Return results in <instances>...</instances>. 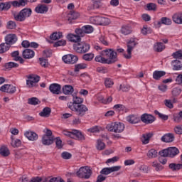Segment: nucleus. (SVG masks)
<instances>
[{
  "instance_id": "46",
  "label": "nucleus",
  "mask_w": 182,
  "mask_h": 182,
  "mask_svg": "<svg viewBox=\"0 0 182 182\" xmlns=\"http://www.w3.org/2000/svg\"><path fill=\"white\" fill-rule=\"evenodd\" d=\"M92 6L89 7L90 10L92 9H99V8H100V3L101 1L100 0H92Z\"/></svg>"
},
{
  "instance_id": "59",
  "label": "nucleus",
  "mask_w": 182,
  "mask_h": 182,
  "mask_svg": "<svg viewBox=\"0 0 182 182\" xmlns=\"http://www.w3.org/2000/svg\"><path fill=\"white\" fill-rule=\"evenodd\" d=\"M174 59H182V50H179L172 54Z\"/></svg>"
},
{
  "instance_id": "56",
  "label": "nucleus",
  "mask_w": 182,
  "mask_h": 182,
  "mask_svg": "<svg viewBox=\"0 0 182 182\" xmlns=\"http://www.w3.org/2000/svg\"><path fill=\"white\" fill-rule=\"evenodd\" d=\"M148 11H156L157 9V5L154 3H149L146 4Z\"/></svg>"
},
{
  "instance_id": "9",
  "label": "nucleus",
  "mask_w": 182,
  "mask_h": 182,
  "mask_svg": "<svg viewBox=\"0 0 182 182\" xmlns=\"http://www.w3.org/2000/svg\"><path fill=\"white\" fill-rule=\"evenodd\" d=\"M28 80H26V85L28 87H36L38 86V82L41 80L39 75H30L27 76Z\"/></svg>"
},
{
  "instance_id": "39",
  "label": "nucleus",
  "mask_w": 182,
  "mask_h": 182,
  "mask_svg": "<svg viewBox=\"0 0 182 182\" xmlns=\"http://www.w3.org/2000/svg\"><path fill=\"white\" fill-rule=\"evenodd\" d=\"M0 154L3 157H8V156L11 154V152L9 151V149H8V147L3 146L0 148Z\"/></svg>"
},
{
  "instance_id": "28",
  "label": "nucleus",
  "mask_w": 182,
  "mask_h": 182,
  "mask_svg": "<svg viewBox=\"0 0 182 182\" xmlns=\"http://www.w3.org/2000/svg\"><path fill=\"white\" fill-rule=\"evenodd\" d=\"M52 112V109L49 107H46L43 109L42 112L39 113V115L41 117H49L50 116V113Z\"/></svg>"
},
{
  "instance_id": "6",
  "label": "nucleus",
  "mask_w": 182,
  "mask_h": 182,
  "mask_svg": "<svg viewBox=\"0 0 182 182\" xmlns=\"http://www.w3.org/2000/svg\"><path fill=\"white\" fill-rule=\"evenodd\" d=\"M108 132H114V133H122L124 131V124L119 122H112L107 125Z\"/></svg>"
},
{
  "instance_id": "52",
  "label": "nucleus",
  "mask_w": 182,
  "mask_h": 182,
  "mask_svg": "<svg viewBox=\"0 0 182 182\" xmlns=\"http://www.w3.org/2000/svg\"><path fill=\"white\" fill-rule=\"evenodd\" d=\"M121 32L123 35H130V33H132V29L129 26H123L121 29Z\"/></svg>"
},
{
  "instance_id": "43",
  "label": "nucleus",
  "mask_w": 182,
  "mask_h": 182,
  "mask_svg": "<svg viewBox=\"0 0 182 182\" xmlns=\"http://www.w3.org/2000/svg\"><path fill=\"white\" fill-rule=\"evenodd\" d=\"M19 66V64L14 63V62H9L4 64V68L6 69H8L9 70H11L13 68H18Z\"/></svg>"
},
{
  "instance_id": "18",
  "label": "nucleus",
  "mask_w": 182,
  "mask_h": 182,
  "mask_svg": "<svg viewBox=\"0 0 182 182\" xmlns=\"http://www.w3.org/2000/svg\"><path fill=\"white\" fill-rule=\"evenodd\" d=\"M81 38H83V36L77 33L76 34L70 33L67 36V39H68L70 42H74L75 43H79V42H80L82 39Z\"/></svg>"
},
{
  "instance_id": "32",
  "label": "nucleus",
  "mask_w": 182,
  "mask_h": 182,
  "mask_svg": "<svg viewBox=\"0 0 182 182\" xmlns=\"http://www.w3.org/2000/svg\"><path fill=\"white\" fill-rule=\"evenodd\" d=\"M158 154H159V153L157 152V150H156L154 149H151L146 153V156L148 157V159H157Z\"/></svg>"
},
{
  "instance_id": "51",
  "label": "nucleus",
  "mask_w": 182,
  "mask_h": 182,
  "mask_svg": "<svg viewBox=\"0 0 182 182\" xmlns=\"http://www.w3.org/2000/svg\"><path fill=\"white\" fill-rule=\"evenodd\" d=\"M39 60H40V65L43 68H48L49 66V62L48 61V59L43 58H40Z\"/></svg>"
},
{
  "instance_id": "49",
  "label": "nucleus",
  "mask_w": 182,
  "mask_h": 182,
  "mask_svg": "<svg viewBox=\"0 0 182 182\" xmlns=\"http://www.w3.org/2000/svg\"><path fill=\"white\" fill-rule=\"evenodd\" d=\"M87 68V64L86 63H80L75 65L74 72H79L80 69H86Z\"/></svg>"
},
{
  "instance_id": "34",
  "label": "nucleus",
  "mask_w": 182,
  "mask_h": 182,
  "mask_svg": "<svg viewBox=\"0 0 182 182\" xmlns=\"http://www.w3.org/2000/svg\"><path fill=\"white\" fill-rule=\"evenodd\" d=\"M168 167L172 171H178L182 168V164L171 163L168 165Z\"/></svg>"
},
{
  "instance_id": "17",
  "label": "nucleus",
  "mask_w": 182,
  "mask_h": 182,
  "mask_svg": "<svg viewBox=\"0 0 182 182\" xmlns=\"http://www.w3.org/2000/svg\"><path fill=\"white\" fill-rule=\"evenodd\" d=\"M62 86L57 83L51 84L49 87V90L53 95H60Z\"/></svg>"
},
{
  "instance_id": "45",
  "label": "nucleus",
  "mask_w": 182,
  "mask_h": 182,
  "mask_svg": "<svg viewBox=\"0 0 182 182\" xmlns=\"http://www.w3.org/2000/svg\"><path fill=\"white\" fill-rule=\"evenodd\" d=\"M93 58H95V54L90 53H86L82 55V59L84 60H86L87 62H90L93 60Z\"/></svg>"
},
{
  "instance_id": "27",
  "label": "nucleus",
  "mask_w": 182,
  "mask_h": 182,
  "mask_svg": "<svg viewBox=\"0 0 182 182\" xmlns=\"http://www.w3.org/2000/svg\"><path fill=\"white\" fill-rule=\"evenodd\" d=\"M62 91L64 95H72L75 92V89L72 85H64Z\"/></svg>"
},
{
  "instance_id": "1",
  "label": "nucleus",
  "mask_w": 182,
  "mask_h": 182,
  "mask_svg": "<svg viewBox=\"0 0 182 182\" xmlns=\"http://www.w3.org/2000/svg\"><path fill=\"white\" fill-rule=\"evenodd\" d=\"M95 60L103 65H113L119 61V58H117V53L114 50L108 48L102 50L99 55H96Z\"/></svg>"
},
{
  "instance_id": "58",
  "label": "nucleus",
  "mask_w": 182,
  "mask_h": 182,
  "mask_svg": "<svg viewBox=\"0 0 182 182\" xmlns=\"http://www.w3.org/2000/svg\"><path fill=\"white\" fill-rule=\"evenodd\" d=\"M55 140L57 149H62L63 147V144H62V139H60V137H56L55 138Z\"/></svg>"
},
{
  "instance_id": "47",
  "label": "nucleus",
  "mask_w": 182,
  "mask_h": 182,
  "mask_svg": "<svg viewBox=\"0 0 182 182\" xmlns=\"http://www.w3.org/2000/svg\"><path fill=\"white\" fill-rule=\"evenodd\" d=\"M22 181L23 182H41L42 181V178L37 176V177L32 178L31 181H28V178L23 177Z\"/></svg>"
},
{
  "instance_id": "44",
  "label": "nucleus",
  "mask_w": 182,
  "mask_h": 182,
  "mask_svg": "<svg viewBox=\"0 0 182 182\" xmlns=\"http://www.w3.org/2000/svg\"><path fill=\"white\" fill-rule=\"evenodd\" d=\"M164 49H166V46L163 43H157L156 45L154 46V50L156 52H163Z\"/></svg>"
},
{
  "instance_id": "38",
  "label": "nucleus",
  "mask_w": 182,
  "mask_h": 182,
  "mask_svg": "<svg viewBox=\"0 0 182 182\" xmlns=\"http://www.w3.org/2000/svg\"><path fill=\"white\" fill-rule=\"evenodd\" d=\"M157 25L161 26V25H171V19L167 17H162L160 21H158Z\"/></svg>"
},
{
  "instance_id": "61",
  "label": "nucleus",
  "mask_w": 182,
  "mask_h": 182,
  "mask_svg": "<svg viewBox=\"0 0 182 182\" xmlns=\"http://www.w3.org/2000/svg\"><path fill=\"white\" fill-rule=\"evenodd\" d=\"M182 119V111L179 112L178 115L173 116V120L174 122H176V123H180L181 122Z\"/></svg>"
},
{
  "instance_id": "2",
  "label": "nucleus",
  "mask_w": 182,
  "mask_h": 182,
  "mask_svg": "<svg viewBox=\"0 0 182 182\" xmlns=\"http://www.w3.org/2000/svg\"><path fill=\"white\" fill-rule=\"evenodd\" d=\"M32 15V9H23L20 12L16 14H14V18L17 22H23L26 18H29Z\"/></svg>"
},
{
  "instance_id": "30",
  "label": "nucleus",
  "mask_w": 182,
  "mask_h": 182,
  "mask_svg": "<svg viewBox=\"0 0 182 182\" xmlns=\"http://www.w3.org/2000/svg\"><path fill=\"white\" fill-rule=\"evenodd\" d=\"M172 19L175 23H178V25L182 24V13H176L173 14L172 16Z\"/></svg>"
},
{
  "instance_id": "24",
  "label": "nucleus",
  "mask_w": 182,
  "mask_h": 182,
  "mask_svg": "<svg viewBox=\"0 0 182 182\" xmlns=\"http://www.w3.org/2000/svg\"><path fill=\"white\" fill-rule=\"evenodd\" d=\"M161 141H164V143H171L174 141V134H166L161 137Z\"/></svg>"
},
{
  "instance_id": "20",
  "label": "nucleus",
  "mask_w": 182,
  "mask_h": 182,
  "mask_svg": "<svg viewBox=\"0 0 182 182\" xmlns=\"http://www.w3.org/2000/svg\"><path fill=\"white\" fill-rule=\"evenodd\" d=\"M73 139L76 137L77 140L79 141H85L86 140V137L85 136V134L82 133V132L77 130V129H73Z\"/></svg>"
},
{
  "instance_id": "16",
  "label": "nucleus",
  "mask_w": 182,
  "mask_h": 182,
  "mask_svg": "<svg viewBox=\"0 0 182 182\" xmlns=\"http://www.w3.org/2000/svg\"><path fill=\"white\" fill-rule=\"evenodd\" d=\"M82 103H83V99L80 98L77 96H75V97H73V102H70L68 103V108L75 107L76 106H80V105H83Z\"/></svg>"
},
{
  "instance_id": "40",
  "label": "nucleus",
  "mask_w": 182,
  "mask_h": 182,
  "mask_svg": "<svg viewBox=\"0 0 182 182\" xmlns=\"http://www.w3.org/2000/svg\"><path fill=\"white\" fill-rule=\"evenodd\" d=\"M63 36L62 32H54L50 36V39L51 41H58V39H60Z\"/></svg>"
},
{
  "instance_id": "36",
  "label": "nucleus",
  "mask_w": 182,
  "mask_h": 182,
  "mask_svg": "<svg viewBox=\"0 0 182 182\" xmlns=\"http://www.w3.org/2000/svg\"><path fill=\"white\" fill-rule=\"evenodd\" d=\"M127 122L131 123V124H136L138 122H140V119L135 115H129L127 117Z\"/></svg>"
},
{
  "instance_id": "50",
  "label": "nucleus",
  "mask_w": 182,
  "mask_h": 182,
  "mask_svg": "<svg viewBox=\"0 0 182 182\" xmlns=\"http://www.w3.org/2000/svg\"><path fill=\"white\" fill-rule=\"evenodd\" d=\"M28 105L36 106V105H39V103H41V101H39V100L36 97H32L28 99Z\"/></svg>"
},
{
  "instance_id": "22",
  "label": "nucleus",
  "mask_w": 182,
  "mask_h": 182,
  "mask_svg": "<svg viewBox=\"0 0 182 182\" xmlns=\"http://www.w3.org/2000/svg\"><path fill=\"white\" fill-rule=\"evenodd\" d=\"M35 11L37 14H46L49 11V7L46 4H38Z\"/></svg>"
},
{
  "instance_id": "13",
  "label": "nucleus",
  "mask_w": 182,
  "mask_h": 182,
  "mask_svg": "<svg viewBox=\"0 0 182 182\" xmlns=\"http://www.w3.org/2000/svg\"><path fill=\"white\" fill-rule=\"evenodd\" d=\"M0 91L4 93H9V95H14L16 92V87L9 84H5L0 87Z\"/></svg>"
},
{
  "instance_id": "41",
  "label": "nucleus",
  "mask_w": 182,
  "mask_h": 182,
  "mask_svg": "<svg viewBox=\"0 0 182 182\" xmlns=\"http://www.w3.org/2000/svg\"><path fill=\"white\" fill-rule=\"evenodd\" d=\"M152 167L155 168V171H161V170H164V166H163V165H161L157 161L152 162Z\"/></svg>"
},
{
  "instance_id": "53",
  "label": "nucleus",
  "mask_w": 182,
  "mask_h": 182,
  "mask_svg": "<svg viewBox=\"0 0 182 182\" xmlns=\"http://www.w3.org/2000/svg\"><path fill=\"white\" fill-rule=\"evenodd\" d=\"M11 144L12 146V147H19L21 146V144H22V142L21 141V139H16L14 140V138H12Z\"/></svg>"
},
{
  "instance_id": "54",
  "label": "nucleus",
  "mask_w": 182,
  "mask_h": 182,
  "mask_svg": "<svg viewBox=\"0 0 182 182\" xmlns=\"http://www.w3.org/2000/svg\"><path fill=\"white\" fill-rule=\"evenodd\" d=\"M7 29H16V23L14 21H9L6 24Z\"/></svg>"
},
{
  "instance_id": "48",
  "label": "nucleus",
  "mask_w": 182,
  "mask_h": 182,
  "mask_svg": "<svg viewBox=\"0 0 182 182\" xmlns=\"http://www.w3.org/2000/svg\"><path fill=\"white\" fill-rule=\"evenodd\" d=\"M96 147L97 150H105L106 149V144L102 141V139H98Z\"/></svg>"
},
{
  "instance_id": "63",
  "label": "nucleus",
  "mask_w": 182,
  "mask_h": 182,
  "mask_svg": "<svg viewBox=\"0 0 182 182\" xmlns=\"http://www.w3.org/2000/svg\"><path fill=\"white\" fill-rule=\"evenodd\" d=\"M181 93V90L179 87H175L172 90L173 96L177 97Z\"/></svg>"
},
{
  "instance_id": "21",
  "label": "nucleus",
  "mask_w": 182,
  "mask_h": 182,
  "mask_svg": "<svg viewBox=\"0 0 182 182\" xmlns=\"http://www.w3.org/2000/svg\"><path fill=\"white\" fill-rule=\"evenodd\" d=\"M22 56L24 59H32L35 56V51L31 49H25L23 50Z\"/></svg>"
},
{
  "instance_id": "5",
  "label": "nucleus",
  "mask_w": 182,
  "mask_h": 182,
  "mask_svg": "<svg viewBox=\"0 0 182 182\" xmlns=\"http://www.w3.org/2000/svg\"><path fill=\"white\" fill-rule=\"evenodd\" d=\"M90 21L91 23H93L94 25H100L102 26H107V25H110V19L107 17L95 16L91 17Z\"/></svg>"
},
{
  "instance_id": "64",
  "label": "nucleus",
  "mask_w": 182,
  "mask_h": 182,
  "mask_svg": "<svg viewBox=\"0 0 182 182\" xmlns=\"http://www.w3.org/2000/svg\"><path fill=\"white\" fill-rule=\"evenodd\" d=\"M48 182H65V180H63L62 178L60 176L58 177H53L51 178Z\"/></svg>"
},
{
  "instance_id": "23",
  "label": "nucleus",
  "mask_w": 182,
  "mask_h": 182,
  "mask_svg": "<svg viewBox=\"0 0 182 182\" xmlns=\"http://www.w3.org/2000/svg\"><path fill=\"white\" fill-rule=\"evenodd\" d=\"M6 43L7 45H13L18 41V38H16V35L15 34H9L5 37Z\"/></svg>"
},
{
  "instance_id": "62",
  "label": "nucleus",
  "mask_w": 182,
  "mask_h": 182,
  "mask_svg": "<svg viewBox=\"0 0 182 182\" xmlns=\"http://www.w3.org/2000/svg\"><path fill=\"white\" fill-rule=\"evenodd\" d=\"M152 30L147 26H144L141 30L142 35H147V33H151Z\"/></svg>"
},
{
  "instance_id": "35",
  "label": "nucleus",
  "mask_w": 182,
  "mask_h": 182,
  "mask_svg": "<svg viewBox=\"0 0 182 182\" xmlns=\"http://www.w3.org/2000/svg\"><path fill=\"white\" fill-rule=\"evenodd\" d=\"M171 65L173 66V70H180L182 69L181 61L178 60H172Z\"/></svg>"
},
{
  "instance_id": "57",
  "label": "nucleus",
  "mask_w": 182,
  "mask_h": 182,
  "mask_svg": "<svg viewBox=\"0 0 182 182\" xmlns=\"http://www.w3.org/2000/svg\"><path fill=\"white\" fill-rule=\"evenodd\" d=\"M159 156H161V157H169L168 148L161 150L159 152Z\"/></svg>"
},
{
  "instance_id": "29",
  "label": "nucleus",
  "mask_w": 182,
  "mask_h": 182,
  "mask_svg": "<svg viewBox=\"0 0 182 182\" xmlns=\"http://www.w3.org/2000/svg\"><path fill=\"white\" fill-rule=\"evenodd\" d=\"M168 151L169 157L171 159H173V157H176V156L180 153V150H178V149L176 147H169L168 148Z\"/></svg>"
},
{
  "instance_id": "25",
  "label": "nucleus",
  "mask_w": 182,
  "mask_h": 182,
  "mask_svg": "<svg viewBox=\"0 0 182 182\" xmlns=\"http://www.w3.org/2000/svg\"><path fill=\"white\" fill-rule=\"evenodd\" d=\"M11 4L15 8H19V6H26V5H28V0L14 1H11Z\"/></svg>"
},
{
  "instance_id": "14",
  "label": "nucleus",
  "mask_w": 182,
  "mask_h": 182,
  "mask_svg": "<svg viewBox=\"0 0 182 182\" xmlns=\"http://www.w3.org/2000/svg\"><path fill=\"white\" fill-rule=\"evenodd\" d=\"M122 168L120 166H115L112 167L104 168L101 170L100 174H103L105 176H107L112 173H114V171H119Z\"/></svg>"
},
{
  "instance_id": "12",
  "label": "nucleus",
  "mask_w": 182,
  "mask_h": 182,
  "mask_svg": "<svg viewBox=\"0 0 182 182\" xmlns=\"http://www.w3.org/2000/svg\"><path fill=\"white\" fill-rule=\"evenodd\" d=\"M63 60L64 63H67L68 65H74V63H76L79 60V58L75 55L68 54L63 56Z\"/></svg>"
},
{
  "instance_id": "11",
  "label": "nucleus",
  "mask_w": 182,
  "mask_h": 182,
  "mask_svg": "<svg viewBox=\"0 0 182 182\" xmlns=\"http://www.w3.org/2000/svg\"><path fill=\"white\" fill-rule=\"evenodd\" d=\"M75 32L77 35H80V36L83 37L86 33H92V32H93V27L92 26H85L81 28H76Z\"/></svg>"
},
{
  "instance_id": "3",
  "label": "nucleus",
  "mask_w": 182,
  "mask_h": 182,
  "mask_svg": "<svg viewBox=\"0 0 182 182\" xmlns=\"http://www.w3.org/2000/svg\"><path fill=\"white\" fill-rule=\"evenodd\" d=\"M55 141V136L52 133V130L47 129L46 134H43L41 139V143L43 146H50Z\"/></svg>"
},
{
  "instance_id": "31",
  "label": "nucleus",
  "mask_w": 182,
  "mask_h": 182,
  "mask_svg": "<svg viewBox=\"0 0 182 182\" xmlns=\"http://www.w3.org/2000/svg\"><path fill=\"white\" fill-rule=\"evenodd\" d=\"M166 71H159L156 70L153 73V77L155 79V80H160V78L163 77V76H165Z\"/></svg>"
},
{
  "instance_id": "42",
  "label": "nucleus",
  "mask_w": 182,
  "mask_h": 182,
  "mask_svg": "<svg viewBox=\"0 0 182 182\" xmlns=\"http://www.w3.org/2000/svg\"><path fill=\"white\" fill-rule=\"evenodd\" d=\"M11 46L6 43H3L0 44V53H5L7 50H9Z\"/></svg>"
},
{
  "instance_id": "7",
  "label": "nucleus",
  "mask_w": 182,
  "mask_h": 182,
  "mask_svg": "<svg viewBox=\"0 0 182 182\" xmlns=\"http://www.w3.org/2000/svg\"><path fill=\"white\" fill-rule=\"evenodd\" d=\"M72 112H75L76 116L78 117H83L86 116V112H89V109L85 105H75V107H71L69 108Z\"/></svg>"
},
{
  "instance_id": "26",
  "label": "nucleus",
  "mask_w": 182,
  "mask_h": 182,
  "mask_svg": "<svg viewBox=\"0 0 182 182\" xmlns=\"http://www.w3.org/2000/svg\"><path fill=\"white\" fill-rule=\"evenodd\" d=\"M80 15L79 13L76 11H70L68 16V21L70 22V23H72V21H75V19H77Z\"/></svg>"
},
{
  "instance_id": "33",
  "label": "nucleus",
  "mask_w": 182,
  "mask_h": 182,
  "mask_svg": "<svg viewBox=\"0 0 182 182\" xmlns=\"http://www.w3.org/2000/svg\"><path fill=\"white\" fill-rule=\"evenodd\" d=\"M97 100L104 105H107V103H111L112 100H113V98L112 96H109L107 99H105V97L100 95L97 97Z\"/></svg>"
},
{
  "instance_id": "55",
  "label": "nucleus",
  "mask_w": 182,
  "mask_h": 182,
  "mask_svg": "<svg viewBox=\"0 0 182 182\" xmlns=\"http://www.w3.org/2000/svg\"><path fill=\"white\" fill-rule=\"evenodd\" d=\"M61 157L63 160H70V159H72V154L68 151H64L61 154Z\"/></svg>"
},
{
  "instance_id": "60",
  "label": "nucleus",
  "mask_w": 182,
  "mask_h": 182,
  "mask_svg": "<svg viewBox=\"0 0 182 182\" xmlns=\"http://www.w3.org/2000/svg\"><path fill=\"white\" fill-rule=\"evenodd\" d=\"M66 45V41L65 40H60L57 42H55L53 44L54 48H58V46H65Z\"/></svg>"
},
{
  "instance_id": "10",
  "label": "nucleus",
  "mask_w": 182,
  "mask_h": 182,
  "mask_svg": "<svg viewBox=\"0 0 182 182\" xmlns=\"http://www.w3.org/2000/svg\"><path fill=\"white\" fill-rule=\"evenodd\" d=\"M139 43L136 42L134 38H131L129 42H127V52L128 54H124V58L125 59H132V51L134 48H136V46Z\"/></svg>"
},
{
  "instance_id": "19",
  "label": "nucleus",
  "mask_w": 182,
  "mask_h": 182,
  "mask_svg": "<svg viewBox=\"0 0 182 182\" xmlns=\"http://www.w3.org/2000/svg\"><path fill=\"white\" fill-rule=\"evenodd\" d=\"M24 136H26V137L31 141H36V140H38V139H39L38 134H36V132H33L32 131L26 132L24 133Z\"/></svg>"
},
{
  "instance_id": "8",
  "label": "nucleus",
  "mask_w": 182,
  "mask_h": 182,
  "mask_svg": "<svg viewBox=\"0 0 182 182\" xmlns=\"http://www.w3.org/2000/svg\"><path fill=\"white\" fill-rule=\"evenodd\" d=\"M77 176L79 178H85V180H88L92 176V169H90V167L89 166H82L77 172Z\"/></svg>"
},
{
  "instance_id": "37",
  "label": "nucleus",
  "mask_w": 182,
  "mask_h": 182,
  "mask_svg": "<svg viewBox=\"0 0 182 182\" xmlns=\"http://www.w3.org/2000/svg\"><path fill=\"white\" fill-rule=\"evenodd\" d=\"M153 137V134L151 133H148V134H144L142 135V139L141 141L144 144H149L150 141V139Z\"/></svg>"
},
{
  "instance_id": "4",
  "label": "nucleus",
  "mask_w": 182,
  "mask_h": 182,
  "mask_svg": "<svg viewBox=\"0 0 182 182\" xmlns=\"http://www.w3.org/2000/svg\"><path fill=\"white\" fill-rule=\"evenodd\" d=\"M73 49L77 53L83 55L90 50V45L85 42L77 43L73 45Z\"/></svg>"
},
{
  "instance_id": "15",
  "label": "nucleus",
  "mask_w": 182,
  "mask_h": 182,
  "mask_svg": "<svg viewBox=\"0 0 182 182\" xmlns=\"http://www.w3.org/2000/svg\"><path fill=\"white\" fill-rule=\"evenodd\" d=\"M141 120L145 124H151L156 120V118L151 114H143L141 116Z\"/></svg>"
}]
</instances>
